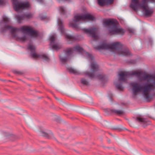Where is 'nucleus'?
<instances>
[{
	"mask_svg": "<svg viewBox=\"0 0 155 155\" xmlns=\"http://www.w3.org/2000/svg\"><path fill=\"white\" fill-rule=\"evenodd\" d=\"M117 82H115L116 88L119 91H123L124 87L122 84L126 82V78L130 76H135L140 81H147V83L143 87L142 84L137 82H132L130 85L132 87L133 94L136 95L140 92H142L144 97L147 101H151L155 95L151 94L150 92L155 89V74L148 75L142 71H132L130 72H120L119 74Z\"/></svg>",
	"mask_w": 155,
	"mask_h": 155,
	"instance_id": "f257e3e1",
	"label": "nucleus"
},
{
	"mask_svg": "<svg viewBox=\"0 0 155 155\" xmlns=\"http://www.w3.org/2000/svg\"><path fill=\"white\" fill-rule=\"evenodd\" d=\"M81 83L85 85H88V82L85 78H81Z\"/></svg>",
	"mask_w": 155,
	"mask_h": 155,
	"instance_id": "6ab92c4d",
	"label": "nucleus"
},
{
	"mask_svg": "<svg viewBox=\"0 0 155 155\" xmlns=\"http://www.w3.org/2000/svg\"><path fill=\"white\" fill-rule=\"evenodd\" d=\"M5 3V0H0V5H4Z\"/></svg>",
	"mask_w": 155,
	"mask_h": 155,
	"instance_id": "4be33fe9",
	"label": "nucleus"
},
{
	"mask_svg": "<svg viewBox=\"0 0 155 155\" xmlns=\"http://www.w3.org/2000/svg\"><path fill=\"white\" fill-rule=\"evenodd\" d=\"M82 31L84 33L89 35L94 40L97 41L98 39L99 36L96 35L98 31L97 28L93 27L89 29L83 28Z\"/></svg>",
	"mask_w": 155,
	"mask_h": 155,
	"instance_id": "9b49d317",
	"label": "nucleus"
},
{
	"mask_svg": "<svg viewBox=\"0 0 155 155\" xmlns=\"http://www.w3.org/2000/svg\"><path fill=\"white\" fill-rule=\"evenodd\" d=\"M58 24L59 26L58 29L61 32L62 35H64L65 38L70 41H74L75 39L73 36L70 35L65 33V30L63 25L62 21L60 19H58Z\"/></svg>",
	"mask_w": 155,
	"mask_h": 155,
	"instance_id": "9d476101",
	"label": "nucleus"
},
{
	"mask_svg": "<svg viewBox=\"0 0 155 155\" xmlns=\"http://www.w3.org/2000/svg\"><path fill=\"white\" fill-rule=\"evenodd\" d=\"M130 32H132V31H131H131H130Z\"/></svg>",
	"mask_w": 155,
	"mask_h": 155,
	"instance_id": "a878e982",
	"label": "nucleus"
},
{
	"mask_svg": "<svg viewBox=\"0 0 155 155\" xmlns=\"http://www.w3.org/2000/svg\"><path fill=\"white\" fill-rule=\"evenodd\" d=\"M114 0H97L98 4L101 6H103L105 5L106 3L107 4H110L113 3Z\"/></svg>",
	"mask_w": 155,
	"mask_h": 155,
	"instance_id": "4468645a",
	"label": "nucleus"
},
{
	"mask_svg": "<svg viewBox=\"0 0 155 155\" xmlns=\"http://www.w3.org/2000/svg\"><path fill=\"white\" fill-rule=\"evenodd\" d=\"M64 51L68 57L71 56L74 51L82 54L87 58L91 61V72L86 71L85 72V75L91 78L96 77L97 78L103 81L106 78L105 76L103 74H99L96 73L98 70L99 66L97 63L93 60L94 57L91 54L85 51L79 45H76L73 48H68Z\"/></svg>",
	"mask_w": 155,
	"mask_h": 155,
	"instance_id": "7ed1b4c3",
	"label": "nucleus"
},
{
	"mask_svg": "<svg viewBox=\"0 0 155 155\" xmlns=\"http://www.w3.org/2000/svg\"><path fill=\"white\" fill-rule=\"evenodd\" d=\"M111 111L118 115H123L124 114V112L122 110H112Z\"/></svg>",
	"mask_w": 155,
	"mask_h": 155,
	"instance_id": "f3484780",
	"label": "nucleus"
},
{
	"mask_svg": "<svg viewBox=\"0 0 155 155\" xmlns=\"http://www.w3.org/2000/svg\"><path fill=\"white\" fill-rule=\"evenodd\" d=\"M94 19L95 18L92 15L89 14H86L75 15L74 17V21L76 22L80 21H93Z\"/></svg>",
	"mask_w": 155,
	"mask_h": 155,
	"instance_id": "1a4fd4ad",
	"label": "nucleus"
},
{
	"mask_svg": "<svg viewBox=\"0 0 155 155\" xmlns=\"http://www.w3.org/2000/svg\"><path fill=\"white\" fill-rule=\"evenodd\" d=\"M155 3V0H131L130 7L135 11L137 10L140 7L143 10L144 15L147 17L151 16L153 11L149 7L147 3Z\"/></svg>",
	"mask_w": 155,
	"mask_h": 155,
	"instance_id": "39448f33",
	"label": "nucleus"
},
{
	"mask_svg": "<svg viewBox=\"0 0 155 155\" xmlns=\"http://www.w3.org/2000/svg\"><path fill=\"white\" fill-rule=\"evenodd\" d=\"M67 70L71 73L73 74H79V73L78 71L75 69H74L72 68L69 67L67 68Z\"/></svg>",
	"mask_w": 155,
	"mask_h": 155,
	"instance_id": "2eb2a0df",
	"label": "nucleus"
},
{
	"mask_svg": "<svg viewBox=\"0 0 155 155\" xmlns=\"http://www.w3.org/2000/svg\"><path fill=\"white\" fill-rule=\"evenodd\" d=\"M32 15L30 13H28L26 14H24L21 16L19 15H16L15 18L20 23L21 22V20L24 19L25 18H29L32 17Z\"/></svg>",
	"mask_w": 155,
	"mask_h": 155,
	"instance_id": "ddd939ff",
	"label": "nucleus"
},
{
	"mask_svg": "<svg viewBox=\"0 0 155 155\" xmlns=\"http://www.w3.org/2000/svg\"><path fill=\"white\" fill-rule=\"evenodd\" d=\"M60 61L63 63H65L67 59H68L67 57H60Z\"/></svg>",
	"mask_w": 155,
	"mask_h": 155,
	"instance_id": "aec40b11",
	"label": "nucleus"
},
{
	"mask_svg": "<svg viewBox=\"0 0 155 155\" xmlns=\"http://www.w3.org/2000/svg\"><path fill=\"white\" fill-rule=\"evenodd\" d=\"M55 40V37L54 35H52L50 37V45L53 50H57L61 48V46L59 43L56 42Z\"/></svg>",
	"mask_w": 155,
	"mask_h": 155,
	"instance_id": "f8f14e48",
	"label": "nucleus"
},
{
	"mask_svg": "<svg viewBox=\"0 0 155 155\" xmlns=\"http://www.w3.org/2000/svg\"><path fill=\"white\" fill-rule=\"evenodd\" d=\"M103 24L105 26H109V31L110 35H124L125 32L124 30L117 26L116 21L113 19H105L103 21Z\"/></svg>",
	"mask_w": 155,
	"mask_h": 155,
	"instance_id": "423d86ee",
	"label": "nucleus"
},
{
	"mask_svg": "<svg viewBox=\"0 0 155 155\" xmlns=\"http://www.w3.org/2000/svg\"><path fill=\"white\" fill-rule=\"evenodd\" d=\"M13 5V8L15 10L18 12L20 9L23 10L25 8H28L30 6L28 2H19L18 0H12Z\"/></svg>",
	"mask_w": 155,
	"mask_h": 155,
	"instance_id": "6e6552de",
	"label": "nucleus"
},
{
	"mask_svg": "<svg viewBox=\"0 0 155 155\" xmlns=\"http://www.w3.org/2000/svg\"><path fill=\"white\" fill-rule=\"evenodd\" d=\"M9 21V19L8 18L5 16H3L2 23L4 22L6 24L2 28V32H5L7 30H9L12 38L17 41H24L28 38L26 35H25L22 37H19L18 33V31H21L23 33H27L33 37H36L38 35V32L34 30L31 27L23 26L19 28L13 27L8 25Z\"/></svg>",
	"mask_w": 155,
	"mask_h": 155,
	"instance_id": "f03ea898",
	"label": "nucleus"
},
{
	"mask_svg": "<svg viewBox=\"0 0 155 155\" xmlns=\"http://www.w3.org/2000/svg\"><path fill=\"white\" fill-rule=\"evenodd\" d=\"M40 18V19L42 20L45 19L46 18V17L45 16H41Z\"/></svg>",
	"mask_w": 155,
	"mask_h": 155,
	"instance_id": "5701e85b",
	"label": "nucleus"
},
{
	"mask_svg": "<svg viewBox=\"0 0 155 155\" xmlns=\"http://www.w3.org/2000/svg\"><path fill=\"white\" fill-rule=\"evenodd\" d=\"M95 49H107L110 50L115 53L124 56H129L131 53L128 48L124 47L122 44L119 42H114L110 44L103 43L100 46L95 47Z\"/></svg>",
	"mask_w": 155,
	"mask_h": 155,
	"instance_id": "20e7f679",
	"label": "nucleus"
},
{
	"mask_svg": "<svg viewBox=\"0 0 155 155\" xmlns=\"http://www.w3.org/2000/svg\"><path fill=\"white\" fill-rule=\"evenodd\" d=\"M136 120L139 122H141L144 124H146L148 122V121L147 119L140 117H137Z\"/></svg>",
	"mask_w": 155,
	"mask_h": 155,
	"instance_id": "dca6fc26",
	"label": "nucleus"
},
{
	"mask_svg": "<svg viewBox=\"0 0 155 155\" xmlns=\"http://www.w3.org/2000/svg\"><path fill=\"white\" fill-rule=\"evenodd\" d=\"M47 135V134L45 133V134L43 135L44 136H46Z\"/></svg>",
	"mask_w": 155,
	"mask_h": 155,
	"instance_id": "393cba45",
	"label": "nucleus"
},
{
	"mask_svg": "<svg viewBox=\"0 0 155 155\" xmlns=\"http://www.w3.org/2000/svg\"><path fill=\"white\" fill-rule=\"evenodd\" d=\"M28 49L31 51V56L34 58H40L47 61H48L50 60L49 57L45 54H38L35 52V46L30 44H29L28 46Z\"/></svg>",
	"mask_w": 155,
	"mask_h": 155,
	"instance_id": "0eeeda50",
	"label": "nucleus"
},
{
	"mask_svg": "<svg viewBox=\"0 0 155 155\" xmlns=\"http://www.w3.org/2000/svg\"><path fill=\"white\" fill-rule=\"evenodd\" d=\"M59 11L60 12L61 14H64L65 12L64 8L62 6L59 7Z\"/></svg>",
	"mask_w": 155,
	"mask_h": 155,
	"instance_id": "412c9836",
	"label": "nucleus"
},
{
	"mask_svg": "<svg viewBox=\"0 0 155 155\" xmlns=\"http://www.w3.org/2000/svg\"><path fill=\"white\" fill-rule=\"evenodd\" d=\"M69 26L73 28L78 30L79 29L78 25L76 23H70Z\"/></svg>",
	"mask_w": 155,
	"mask_h": 155,
	"instance_id": "a211bd4d",
	"label": "nucleus"
},
{
	"mask_svg": "<svg viewBox=\"0 0 155 155\" xmlns=\"http://www.w3.org/2000/svg\"><path fill=\"white\" fill-rule=\"evenodd\" d=\"M37 1L40 3H42L43 2V0H36Z\"/></svg>",
	"mask_w": 155,
	"mask_h": 155,
	"instance_id": "b1692460",
	"label": "nucleus"
}]
</instances>
